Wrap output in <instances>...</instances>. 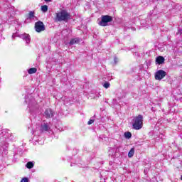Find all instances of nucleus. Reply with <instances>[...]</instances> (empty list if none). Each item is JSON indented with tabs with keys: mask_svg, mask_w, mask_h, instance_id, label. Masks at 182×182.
Listing matches in <instances>:
<instances>
[{
	"mask_svg": "<svg viewBox=\"0 0 182 182\" xmlns=\"http://www.w3.org/2000/svg\"><path fill=\"white\" fill-rule=\"evenodd\" d=\"M70 19V14L66 10H61L55 14V22H68Z\"/></svg>",
	"mask_w": 182,
	"mask_h": 182,
	"instance_id": "f257e3e1",
	"label": "nucleus"
},
{
	"mask_svg": "<svg viewBox=\"0 0 182 182\" xmlns=\"http://www.w3.org/2000/svg\"><path fill=\"white\" fill-rule=\"evenodd\" d=\"M143 127V115L139 114L132 119V129L134 130H140Z\"/></svg>",
	"mask_w": 182,
	"mask_h": 182,
	"instance_id": "f03ea898",
	"label": "nucleus"
},
{
	"mask_svg": "<svg viewBox=\"0 0 182 182\" xmlns=\"http://www.w3.org/2000/svg\"><path fill=\"white\" fill-rule=\"evenodd\" d=\"M112 21L113 17L109 15L102 16L101 21L98 23V25H100V26H109V22Z\"/></svg>",
	"mask_w": 182,
	"mask_h": 182,
	"instance_id": "7ed1b4c3",
	"label": "nucleus"
},
{
	"mask_svg": "<svg viewBox=\"0 0 182 182\" xmlns=\"http://www.w3.org/2000/svg\"><path fill=\"white\" fill-rule=\"evenodd\" d=\"M166 76H167V73L163 70H159L155 73L156 80H161V79H164Z\"/></svg>",
	"mask_w": 182,
	"mask_h": 182,
	"instance_id": "20e7f679",
	"label": "nucleus"
},
{
	"mask_svg": "<svg viewBox=\"0 0 182 182\" xmlns=\"http://www.w3.org/2000/svg\"><path fill=\"white\" fill-rule=\"evenodd\" d=\"M35 31L38 33L45 31V24L42 21H37L35 23Z\"/></svg>",
	"mask_w": 182,
	"mask_h": 182,
	"instance_id": "39448f33",
	"label": "nucleus"
},
{
	"mask_svg": "<svg viewBox=\"0 0 182 182\" xmlns=\"http://www.w3.org/2000/svg\"><path fill=\"white\" fill-rule=\"evenodd\" d=\"M19 38L23 39V41H25V42L27 43V45H29L31 43V36L28 33H23L18 35Z\"/></svg>",
	"mask_w": 182,
	"mask_h": 182,
	"instance_id": "423d86ee",
	"label": "nucleus"
},
{
	"mask_svg": "<svg viewBox=\"0 0 182 182\" xmlns=\"http://www.w3.org/2000/svg\"><path fill=\"white\" fill-rule=\"evenodd\" d=\"M43 116L44 117H46V119H50L51 117H53V111H52L51 109H47L44 112Z\"/></svg>",
	"mask_w": 182,
	"mask_h": 182,
	"instance_id": "0eeeda50",
	"label": "nucleus"
},
{
	"mask_svg": "<svg viewBox=\"0 0 182 182\" xmlns=\"http://www.w3.org/2000/svg\"><path fill=\"white\" fill-rule=\"evenodd\" d=\"M50 129V127H49V124L45 122L41 124L40 128V130L42 133H43V132H49Z\"/></svg>",
	"mask_w": 182,
	"mask_h": 182,
	"instance_id": "6e6552de",
	"label": "nucleus"
},
{
	"mask_svg": "<svg viewBox=\"0 0 182 182\" xmlns=\"http://www.w3.org/2000/svg\"><path fill=\"white\" fill-rule=\"evenodd\" d=\"M35 18H36V16H35V11H29L27 19L34 21Z\"/></svg>",
	"mask_w": 182,
	"mask_h": 182,
	"instance_id": "1a4fd4ad",
	"label": "nucleus"
},
{
	"mask_svg": "<svg viewBox=\"0 0 182 182\" xmlns=\"http://www.w3.org/2000/svg\"><path fill=\"white\" fill-rule=\"evenodd\" d=\"M156 63H158V65H163V63H164V57L163 56L157 57L156 59Z\"/></svg>",
	"mask_w": 182,
	"mask_h": 182,
	"instance_id": "9d476101",
	"label": "nucleus"
},
{
	"mask_svg": "<svg viewBox=\"0 0 182 182\" xmlns=\"http://www.w3.org/2000/svg\"><path fill=\"white\" fill-rule=\"evenodd\" d=\"M28 107H29V112L32 113L33 110H36V106L32 105V103L29 102L28 103Z\"/></svg>",
	"mask_w": 182,
	"mask_h": 182,
	"instance_id": "9b49d317",
	"label": "nucleus"
},
{
	"mask_svg": "<svg viewBox=\"0 0 182 182\" xmlns=\"http://www.w3.org/2000/svg\"><path fill=\"white\" fill-rule=\"evenodd\" d=\"M37 69L35 68H30L28 72L29 75H33V73H36Z\"/></svg>",
	"mask_w": 182,
	"mask_h": 182,
	"instance_id": "f8f14e48",
	"label": "nucleus"
},
{
	"mask_svg": "<svg viewBox=\"0 0 182 182\" xmlns=\"http://www.w3.org/2000/svg\"><path fill=\"white\" fill-rule=\"evenodd\" d=\"M134 156V148H132L128 153V157L132 158Z\"/></svg>",
	"mask_w": 182,
	"mask_h": 182,
	"instance_id": "ddd939ff",
	"label": "nucleus"
},
{
	"mask_svg": "<svg viewBox=\"0 0 182 182\" xmlns=\"http://www.w3.org/2000/svg\"><path fill=\"white\" fill-rule=\"evenodd\" d=\"M33 166H35V164L32 161H29L26 164V166L27 168H33Z\"/></svg>",
	"mask_w": 182,
	"mask_h": 182,
	"instance_id": "4468645a",
	"label": "nucleus"
},
{
	"mask_svg": "<svg viewBox=\"0 0 182 182\" xmlns=\"http://www.w3.org/2000/svg\"><path fill=\"white\" fill-rule=\"evenodd\" d=\"M75 43H79V38H73L70 41V45H75Z\"/></svg>",
	"mask_w": 182,
	"mask_h": 182,
	"instance_id": "2eb2a0df",
	"label": "nucleus"
},
{
	"mask_svg": "<svg viewBox=\"0 0 182 182\" xmlns=\"http://www.w3.org/2000/svg\"><path fill=\"white\" fill-rule=\"evenodd\" d=\"M124 137L125 139H131L132 138V132H127L124 133Z\"/></svg>",
	"mask_w": 182,
	"mask_h": 182,
	"instance_id": "dca6fc26",
	"label": "nucleus"
},
{
	"mask_svg": "<svg viewBox=\"0 0 182 182\" xmlns=\"http://www.w3.org/2000/svg\"><path fill=\"white\" fill-rule=\"evenodd\" d=\"M103 87H104L105 89H109V87H110V82H105L103 84Z\"/></svg>",
	"mask_w": 182,
	"mask_h": 182,
	"instance_id": "f3484780",
	"label": "nucleus"
},
{
	"mask_svg": "<svg viewBox=\"0 0 182 182\" xmlns=\"http://www.w3.org/2000/svg\"><path fill=\"white\" fill-rule=\"evenodd\" d=\"M41 11L43 12H48V6H46V5L42 6Z\"/></svg>",
	"mask_w": 182,
	"mask_h": 182,
	"instance_id": "a211bd4d",
	"label": "nucleus"
},
{
	"mask_svg": "<svg viewBox=\"0 0 182 182\" xmlns=\"http://www.w3.org/2000/svg\"><path fill=\"white\" fill-rule=\"evenodd\" d=\"M29 179L28 178H23L21 181V182H28Z\"/></svg>",
	"mask_w": 182,
	"mask_h": 182,
	"instance_id": "6ab92c4d",
	"label": "nucleus"
},
{
	"mask_svg": "<svg viewBox=\"0 0 182 182\" xmlns=\"http://www.w3.org/2000/svg\"><path fill=\"white\" fill-rule=\"evenodd\" d=\"M95 122V119H90L87 122V124L90 125Z\"/></svg>",
	"mask_w": 182,
	"mask_h": 182,
	"instance_id": "aec40b11",
	"label": "nucleus"
},
{
	"mask_svg": "<svg viewBox=\"0 0 182 182\" xmlns=\"http://www.w3.org/2000/svg\"><path fill=\"white\" fill-rule=\"evenodd\" d=\"M114 62L115 65H117V62H119V59L117 57H114Z\"/></svg>",
	"mask_w": 182,
	"mask_h": 182,
	"instance_id": "412c9836",
	"label": "nucleus"
},
{
	"mask_svg": "<svg viewBox=\"0 0 182 182\" xmlns=\"http://www.w3.org/2000/svg\"><path fill=\"white\" fill-rule=\"evenodd\" d=\"M7 137L8 139H10L11 140H12V134L7 135Z\"/></svg>",
	"mask_w": 182,
	"mask_h": 182,
	"instance_id": "4be33fe9",
	"label": "nucleus"
},
{
	"mask_svg": "<svg viewBox=\"0 0 182 182\" xmlns=\"http://www.w3.org/2000/svg\"><path fill=\"white\" fill-rule=\"evenodd\" d=\"M176 35H182V30H178V33Z\"/></svg>",
	"mask_w": 182,
	"mask_h": 182,
	"instance_id": "5701e85b",
	"label": "nucleus"
},
{
	"mask_svg": "<svg viewBox=\"0 0 182 182\" xmlns=\"http://www.w3.org/2000/svg\"><path fill=\"white\" fill-rule=\"evenodd\" d=\"M46 2H49L50 0H44Z\"/></svg>",
	"mask_w": 182,
	"mask_h": 182,
	"instance_id": "b1692460",
	"label": "nucleus"
},
{
	"mask_svg": "<svg viewBox=\"0 0 182 182\" xmlns=\"http://www.w3.org/2000/svg\"><path fill=\"white\" fill-rule=\"evenodd\" d=\"M14 36H16V34H13L12 38H14Z\"/></svg>",
	"mask_w": 182,
	"mask_h": 182,
	"instance_id": "393cba45",
	"label": "nucleus"
},
{
	"mask_svg": "<svg viewBox=\"0 0 182 182\" xmlns=\"http://www.w3.org/2000/svg\"><path fill=\"white\" fill-rule=\"evenodd\" d=\"M132 29H133V31H136V28H133Z\"/></svg>",
	"mask_w": 182,
	"mask_h": 182,
	"instance_id": "a878e982",
	"label": "nucleus"
},
{
	"mask_svg": "<svg viewBox=\"0 0 182 182\" xmlns=\"http://www.w3.org/2000/svg\"><path fill=\"white\" fill-rule=\"evenodd\" d=\"M181 180L182 181V175H181Z\"/></svg>",
	"mask_w": 182,
	"mask_h": 182,
	"instance_id": "bb28decb",
	"label": "nucleus"
},
{
	"mask_svg": "<svg viewBox=\"0 0 182 182\" xmlns=\"http://www.w3.org/2000/svg\"><path fill=\"white\" fill-rule=\"evenodd\" d=\"M25 102H28V100H26V101Z\"/></svg>",
	"mask_w": 182,
	"mask_h": 182,
	"instance_id": "cd10ccee",
	"label": "nucleus"
},
{
	"mask_svg": "<svg viewBox=\"0 0 182 182\" xmlns=\"http://www.w3.org/2000/svg\"><path fill=\"white\" fill-rule=\"evenodd\" d=\"M73 166V164H71V166Z\"/></svg>",
	"mask_w": 182,
	"mask_h": 182,
	"instance_id": "c85d7f7f",
	"label": "nucleus"
},
{
	"mask_svg": "<svg viewBox=\"0 0 182 182\" xmlns=\"http://www.w3.org/2000/svg\"><path fill=\"white\" fill-rule=\"evenodd\" d=\"M33 134H35V132H33Z\"/></svg>",
	"mask_w": 182,
	"mask_h": 182,
	"instance_id": "c756f323",
	"label": "nucleus"
}]
</instances>
